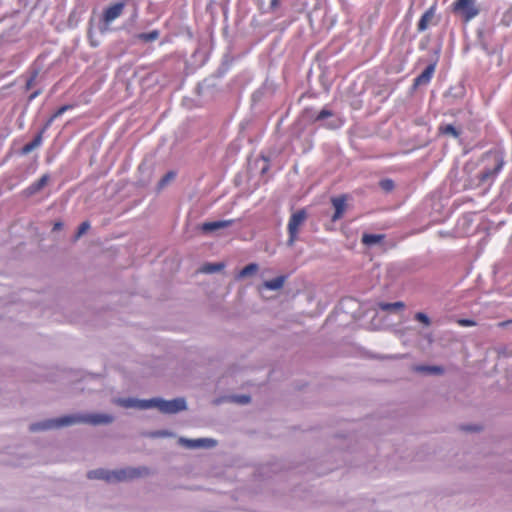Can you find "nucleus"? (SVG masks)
Listing matches in <instances>:
<instances>
[{"mask_svg": "<svg viewBox=\"0 0 512 512\" xmlns=\"http://www.w3.org/2000/svg\"><path fill=\"white\" fill-rule=\"evenodd\" d=\"M125 6V2H116L103 10L101 15V22L104 25L101 29L102 32L107 31L110 24L123 14Z\"/></svg>", "mask_w": 512, "mask_h": 512, "instance_id": "nucleus-5", "label": "nucleus"}, {"mask_svg": "<svg viewBox=\"0 0 512 512\" xmlns=\"http://www.w3.org/2000/svg\"><path fill=\"white\" fill-rule=\"evenodd\" d=\"M404 307H405V304L401 301H397L394 303H384V302L378 303V308L383 311L402 310V309H404Z\"/></svg>", "mask_w": 512, "mask_h": 512, "instance_id": "nucleus-22", "label": "nucleus"}, {"mask_svg": "<svg viewBox=\"0 0 512 512\" xmlns=\"http://www.w3.org/2000/svg\"><path fill=\"white\" fill-rule=\"evenodd\" d=\"M414 320H429V318L425 313L418 312L416 313Z\"/></svg>", "mask_w": 512, "mask_h": 512, "instance_id": "nucleus-34", "label": "nucleus"}, {"mask_svg": "<svg viewBox=\"0 0 512 512\" xmlns=\"http://www.w3.org/2000/svg\"><path fill=\"white\" fill-rule=\"evenodd\" d=\"M412 370L427 375H442L444 373V368L437 365H414Z\"/></svg>", "mask_w": 512, "mask_h": 512, "instance_id": "nucleus-18", "label": "nucleus"}, {"mask_svg": "<svg viewBox=\"0 0 512 512\" xmlns=\"http://www.w3.org/2000/svg\"><path fill=\"white\" fill-rule=\"evenodd\" d=\"M435 13H436V4L432 5L421 16V18H420V20H419V22L417 24V30L419 32H423V31H425L429 27L430 23L432 22V20L435 17Z\"/></svg>", "mask_w": 512, "mask_h": 512, "instance_id": "nucleus-17", "label": "nucleus"}, {"mask_svg": "<svg viewBox=\"0 0 512 512\" xmlns=\"http://www.w3.org/2000/svg\"><path fill=\"white\" fill-rule=\"evenodd\" d=\"M380 187L389 192L394 188V182L391 179H384L380 181Z\"/></svg>", "mask_w": 512, "mask_h": 512, "instance_id": "nucleus-30", "label": "nucleus"}, {"mask_svg": "<svg viewBox=\"0 0 512 512\" xmlns=\"http://www.w3.org/2000/svg\"><path fill=\"white\" fill-rule=\"evenodd\" d=\"M50 176L48 174L42 175L37 181L30 184L23 190V194L26 197H31L41 191L49 182Z\"/></svg>", "mask_w": 512, "mask_h": 512, "instance_id": "nucleus-14", "label": "nucleus"}, {"mask_svg": "<svg viewBox=\"0 0 512 512\" xmlns=\"http://www.w3.org/2000/svg\"><path fill=\"white\" fill-rule=\"evenodd\" d=\"M255 272H256V263H250L238 272V274L236 275V278L242 279L247 276L253 275Z\"/></svg>", "mask_w": 512, "mask_h": 512, "instance_id": "nucleus-25", "label": "nucleus"}, {"mask_svg": "<svg viewBox=\"0 0 512 512\" xmlns=\"http://www.w3.org/2000/svg\"><path fill=\"white\" fill-rule=\"evenodd\" d=\"M35 77H36V75H34L33 77H31V78L27 81V83H26V88H27V89H30V88L32 87V84H33V81H34Z\"/></svg>", "mask_w": 512, "mask_h": 512, "instance_id": "nucleus-36", "label": "nucleus"}, {"mask_svg": "<svg viewBox=\"0 0 512 512\" xmlns=\"http://www.w3.org/2000/svg\"><path fill=\"white\" fill-rule=\"evenodd\" d=\"M224 268V264L223 263H213V264H206L202 271L203 272H206V273H213V272H217V271H220Z\"/></svg>", "mask_w": 512, "mask_h": 512, "instance_id": "nucleus-26", "label": "nucleus"}, {"mask_svg": "<svg viewBox=\"0 0 512 512\" xmlns=\"http://www.w3.org/2000/svg\"><path fill=\"white\" fill-rule=\"evenodd\" d=\"M435 70H436V62L429 64L424 69V71L414 79L413 87L417 88L419 86L429 84L434 73H435Z\"/></svg>", "mask_w": 512, "mask_h": 512, "instance_id": "nucleus-13", "label": "nucleus"}, {"mask_svg": "<svg viewBox=\"0 0 512 512\" xmlns=\"http://www.w3.org/2000/svg\"><path fill=\"white\" fill-rule=\"evenodd\" d=\"M452 6L454 12L462 14L465 22H469L479 14L474 0H455Z\"/></svg>", "mask_w": 512, "mask_h": 512, "instance_id": "nucleus-7", "label": "nucleus"}, {"mask_svg": "<svg viewBox=\"0 0 512 512\" xmlns=\"http://www.w3.org/2000/svg\"><path fill=\"white\" fill-rule=\"evenodd\" d=\"M495 166L493 168H487L484 171H482L479 176V182L485 183L489 179H493L496 177V175L501 171L504 165V160L499 155H496L494 158Z\"/></svg>", "mask_w": 512, "mask_h": 512, "instance_id": "nucleus-11", "label": "nucleus"}, {"mask_svg": "<svg viewBox=\"0 0 512 512\" xmlns=\"http://www.w3.org/2000/svg\"><path fill=\"white\" fill-rule=\"evenodd\" d=\"M112 403L124 408H135L139 410L149 409V399H138L133 397H114Z\"/></svg>", "mask_w": 512, "mask_h": 512, "instance_id": "nucleus-9", "label": "nucleus"}, {"mask_svg": "<svg viewBox=\"0 0 512 512\" xmlns=\"http://www.w3.org/2000/svg\"><path fill=\"white\" fill-rule=\"evenodd\" d=\"M160 36V33L158 30H153L148 33H139L136 37L137 39L143 41V42H153L156 41Z\"/></svg>", "mask_w": 512, "mask_h": 512, "instance_id": "nucleus-24", "label": "nucleus"}, {"mask_svg": "<svg viewBox=\"0 0 512 512\" xmlns=\"http://www.w3.org/2000/svg\"><path fill=\"white\" fill-rule=\"evenodd\" d=\"M384 239L383 234H368L364 233L362 236V243L365 245H374L380 243Z\"/></svg>", "mask_w": 512, "mask_h": 512, "instance_id": "nucleus-21", "label": "nucleus"}, {"mask_svg": "<svg viewBox=\"0 0 512 512\" xmlns=\"http://www.w3.org/2000/svg\"><path fill=\"white\" fill-rule=\"evenodd\" d=\"M114 421V416L108 413H85V414H72L67 415L65 423L75 424H90V425H108Z\"/></svg>", "mask_w": 512, "mask_h": 512, "instance_id": "nucleus-1", "label": "nucleus"}, {"mask_svg": "<svg viewBox=\"0 0 512 512\" xmlns=\"http://www.w3.org/2000/svg\"><path fill=\"white\" fill-rule=\"evenodd\" d=\"M438 132L441 135H450L453 138L460 136L459 130H457L452 124H442L438 127Z\"/></svg>", "mask_w": 512, "mask_h": 512, "instance_id": "nucleus-20", "label": "nucleus"}, {"mask_svg": "<svg viewBox=\"0 0 512 512\" xmlns=\"http://www.w3.org/2000/svg\"><path fill=\"white\" fill-rule=\"evenodd\" d=\"M251 399L252 398L249 395L233 394V395H229V396L225 397L223 399V401L233 402V403L240 404V405H245V404H248L251 401ZM221 402H222V400L217 401V403H221Z\"/></svg>", "mask_w": 512, "mask_h": 512, "instance_id": "nucleus-19", "label": "nucleus"}, {"mask_svg": "<svg viewBox=\"0 0 512 512\" xmlns=\"http://www.w3.org/2000/svg\"><path fill=\"white\" fill-rule=\"evenodd\" d=\"M346 201L347 197L346 195H341L338 197H333L331 199V203L335 209V212L332 216V221L335 222L339 219H341L344 215V212L346 210Z\"/></svg>", "mask_w": 512, "mask_h": 512, "instance_id": "nucleus-15", "label": "nucleus"}, {"mask_svg": "<svg viewBox=\"0 0 512 512\" xmlns=\"http://www.w3.org/2000/svg\"><path fill=\"white\" fill-rule=\"evenodd\" d=\"M87 478L90 480H103L109 484H113V469H92L87 472Z\"/></svg>", "mask_w": 512, "mask_h": 512, "instance_id": "nucleus-12", "label": "nucleus"}, {"mask_svg": "<svg viewBox=\"0 0 512 512\" xmlns=\"http://www.w3.org/2000/svg\"><path fill=\"white\" fill-rule=\"evenodd\" d=\"M281 0H271L270 5L272 8H276L279 6Z\"/></svg>", "mask_w": 512, "mask_h": 512, "instance_id": "nucleus-37", "label": "nucleus"}, {"mask_svg": "<svg viewBox=\"0 0 512 512\" xmlns=\"http://www.w3.org/2000/svg\"><path fill=\"white\" fill-rule=\"evenodd\" d=\"M155 437H174L175 434L169 430H160L153 434Z\"/></svg>", "mask_w": 512, "mask_h": 512, "instance_id": "nucleus-32", "label": "nucleus"}, {"mask_svg": "<svg viewBox=\"0 0 512 512\" xmlns=\"http://www.w3.org/2000/svg\"><path fill=\"white\" fill-rule=\"evenodd\" d=\"M307 217H308V214L304 208L297 210L290 216V219H289L288 225H287V231H288V235H289L287 244L289 246H293L295 241L298 239L300 227L305 223V221L307 220Z\"/></svg>", "mask_w": 512, "mask_h": 512, "instance_id": "nucleus-3", "label": "nucleus"}, {"mask_svg": "<svg viewBox=\"0 0 512 512\" xmlns=\"http://www.w3.org/2000/svg\"><path fill=\"white\" fill-rule=\"evenodd\" d=\"M62 227H63L62 222H59V221H58V222H55V223H54V226H53V231L60 230V229H62Z\"/></svg>", "mask_w": 512, "mask_h": 512, "instance_id": "nucleus-35", "label": "nucleus"}, {"mask_svg": "<svg viewBox=\"0 0 512 512\" xmlns=\"http://www.w3.org/2000/svg\"><path fill=\"white\" fill-rule=\"evenodd\" d=\"M41 143H42V135H41V134H38L37 136H35V138H34L31 142H29V143H27V144H25V145L23 146V148H22V153H23V154H28V153H30V152H31V151H33L35 148H37L38 146H40V145H41Z\"/></svg>", "mask_w": 512, "mask_h": 512, "instance_id": "nucleus-23", "label": "nucleus"}, {"mask_svg": "<svg viewBox=\"0 0 512 512\" xmlns=\"http://www.w3.org/2000/svg\"><path fill=\"white\" fill-rule=\"evenodd\" d=\"M333 116V112L328 109H322L315 118V121H321L325 118Z\"/></svg>", "mask_w": 512, "mask_h": 512, "instance_id": "nucleus-31", "label": "nucleus"}, {"mask_svg": "<svg viewBox=\"0 0 512 512\" xmlns=\"http://www.w3.org/2000/svg\"><path fill=\"white\" fill-rule=\"evenodd\" d=\"M236 222L235 219H228V220H220V221H211V222H204L201 225V230L204 233L213 232L219 229H223L226 227H229L233 225Z\"/></svg>", "mask_w": 512, "mask_h": 512, "instance_id": "nucleus-16", "label": "nucleus"}, {"mask_svg": "<svg viewBox=\"0 0 512 512\" xmlns=\"http://www.w3.org/2000/svg\"><path fill=\"white\" fill-rule=\"evenodd\" d=\"M267 169H268V167H267V166L263 167V168H262V173L264 174V173L267 171Z\"/></svg>", "mask_w": 512, "mask_h": 512, "instance_id": "nucleus-41", "label": "nucleus"}, {"mask_svg": "<svg viewBox=\"0 0 512 512\" xmlns=\"http://www.w3.org/2000/svg\"><path fill=\"white\" fill-rule=\"evenodd\" d=\"M157 409L163 414H176L187 409L186 400L184 398H175L165 400L163 398L149 399V409Z\"/></svg>", "mask_w": 512, "mask_h": 512, "instance_id": "nucleus-2", "label": "nucleus"}, {"mask_svg": "<svg viewBox=\"0 0 512 512\" xmlns=\"http://www.w3.org/2000/svg\"><path fill=\"white\" fill-rule=\"evenodd\" d=\"M370 330H378L380 329L378 326L369 327Z\"/></svg>", "mask_w": 512, "mask_h": 512, "instance_id": "nucleus-40", "label": "nucleus"}, {"mask_svg": "<svg viewBox=\"0 0 512 512\" xmlns=\"http://www.w3.org/2000/svg\"><path fill=\"white\" fill-rule=\"evenodd\" d=\"M37 95H38V92H34V93L30 96V99H34Z\"/></svg>", "mask_w": 512, "mask_h": 512, "instance_id": "nucleus-39", "label": "nucleus"}, {"mask_svg": "<svg viewBox=\"0 0 512 512\" xmlns=\"http://www.w3.org/2000/svg\"><path fill=\"white\" fill-rule=\"evenodd\" d=\"M95 381L102 382V378L99 377V376H86L84 378L85 384H90V383L95 382Z\"/></svg>", "mask_w": 512, "mask_h": 512, "instance_id": "nucleus-33", "label": "nucleus"}, {"mask_svg": "<svg viewBox=\"0 0 512 512\" xmlns=\"http://www.w3.org/2000/svg\"><path fill=\"white\" fill-rule=\"evenodd\" d=\"M178 444L189 450L212 449L217 446V440L209 437L197 439L179 437Z\"/></svg>", "mask_w": 512, "mask_h": 512, "instance_id": "nucleus-6", "label": "nucleus"}, {"mask_svg": "<svg viewBox=\"0 0 512 512\" xmlns=\"http://www.w3.org/2000/svg\"><path fill=\"white\" fill-rule=\"evenodd\" d=\"M461 325L463 326H473L475 325L477 322H470V321H467V322H459Z\"/></svg>", "mask_w": 512, "mask_h": 512, "instance_id": "nucleus-38", "label": "nucleus"}, {"mask_svg": "<svg viewBox=\"0 0 512 512\" xmlns=\"http://www.w3.org/2000/svg\"><path fill=\"white\" fill-rule=\"evenodd\" d=\"M287 280V275H278L273 279L264 280L263 283L258 286V293L262 294L264 291L272 290L279 292Z\"/></svg>", "mask_w": 512, "mask_h": 512, "instance_id": "nucleus-10", "label": "nucleus"}, {"mask_svg": "<svg viewBox=\"0 0 512 512\" xmlns=\"http://www.w3.org/2000/svg\"><path fill=\"white\" fill-rule=\"evenodd\" d=\"M72 108V105H64V106H61L60 108H58L54 114L51 116V118L49 119L48 123H51L53 122L56 118L60 117L64 112H66L67 110L71 109Z\"/></svg>", "mask_w": 512, "mask_h": 512, "instance_id": "nucleus-28", "label": "nucleus"}, {"mask_svg": "<svg viewBox=\"0 0 512 512\" xmlns=\"http://www.w3.org/2000/svg\"><path fill=\"white\" fill-rule=\"evenodd\" d=\"M148 474L146 467H122L113 469V484L120 482H128L136 478L143 477Z\"/></svg>", "mask_w": 512, "mask_h": 512, "instance_id": "nucleus-4", "label": "nucleus"}, {"mask_svg": "<svg viewBox=\"0 0 512 512\" xmlns=\"http://www.w3.org/2000/svg\"><path fill=\"white\" fill-rule=\"evenodd\" d=\"M176 174L173 171L166 173L159 181L158 186L160 189L164 188L170 181L175 178Z\"/></svg>", "mask_w": 512, "mask_h": 512, "instance_id": "nucleus-27", "label": "nucleus"}, {"mask_svg": "<svg viewBox=\"0 0 512 512\" xmlns=\"http://www.w3.org/2000/svg\"><path fill=\"white\" fill-rule=\"evenodd\" d=\"M90 228V223L88 221H84L78 227V231L76 233L75 238L79 239L83 234H85Z\"/></svg>", "mask_w": 512, "mask_h": 512, "instance_id": "nucleus-29", "label": "nucleus"}, {"mask_svg": "<svg viewBox=\"0 0 512 512\" xmlns=\"http://www.w3.org/2000/svg\"><path fill=\"white\" fill-rule=\"evenodd\" d=\"M66 419H67V415L59 417V418L45 419L42 421H38V422L32 423L30 425V430L33 432H38V431H45V430H51V429H56V428H60V427H65V426H71V423H65Z\"/></svg>", "mask_w": 512, "mask_h": 512, "instance_id": "nucleus-8", "label": "nucleus"}]
</instances>
